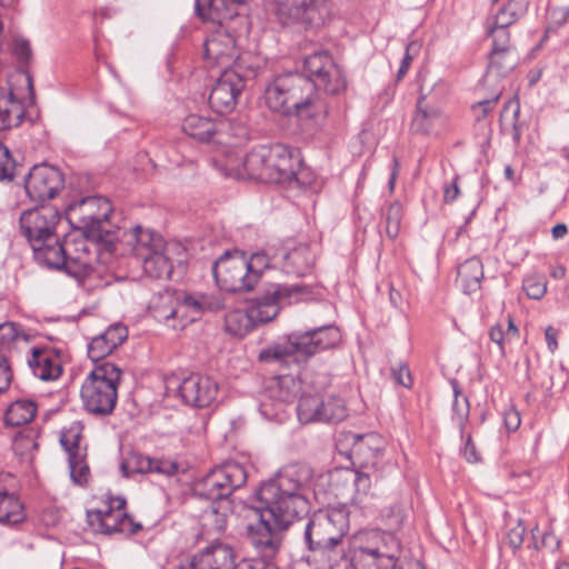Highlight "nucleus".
Segmentation results:
<instances>
[{
    "instance_id": "46",
    "label": "nucleus",
    "mask_w": 569,
    "mask_h": 569,
    "mask_svg": "<svg viewBox=\"0 0 569 569\" xmlns=\"http://www.w3.org/2000/svg\"><path fill=\"white\" fill-rule=\"evenodd\" d=\"M410 515V506L406 502H395L382 511V518L386 525L392 529H400L408 520Z\"/></svg>"
},
{
    "instance_id": "24",
    "label": "nucleus",
    "mask_w": 569,
    "mask_h": 569,
    "mask_svg": "<svg viewBox=\"0 0 569 569\" xmlns=\"http://www.w3.org/2000/svg\"><path fill=\"white\" fill-rule=\"evenodd\" d=\"M226 128L227 123L223 120L194 113L187 116L182 122V131L202 142L223 143V130Z\"/></svg>"
},
{
    "instance_id": "34",
    "label": "nucleus",
    "mask_w": 569,
    "mask_h": 569,
    "mask_svg": "<svg viewBox=\"0 0 569 569\" xmlns=\"http://www.w3.org/2000/svg\"><path fill=\"white\" fill-rule=\"evenodd\" d=\"M23 116L22 103L14 98L11 91L0 87V131L19 126Z\"/></svg>"
},
{
    "instance_id": "26",
    "label": "nucleus",
    "mask_w": 569,
    "mask_h": 569,
    "mask_svg": "<svg viewBox=\"0 0 569 569\" xmlns=\"http://www.w3.org/2000/svg\"><path fill=\"white\" fill-rule=\"evenodd\" d=\"M237 53L234 38L226 30L214 31L204 42L203 56L209 62L229 67Z\"/></svg>"
},
{
    "instance_id": "43",
    "label": "nucleus",
    "mask_w": 569,
    "mask_h": 569,
    "mask_svg": "<svg viewBox=\"0 0 569 569\" xmlns=\"http://www.w3.org/2000/svg\"><path fill=\"white\" fill-rule=\"evenodd\" d=\"M329 71L318 79H310L315 89H319L329 94H338L346 89V79L341 69L337 64H328Z\"/></svg>"
},
{
    "instance_id": "21",
    "label": "nucleus",
    "mask_w": 569,
    "mask_h": 569,
    "mask_svg": "<svg viewBox=\"0 0 569 569\" xmlns=\"http://www.w3.org/2000/svg\"><path fill=\"white\" fill-rule=\"evenodd\" d=\"M244 88L243 76L236 70H223L212 87L209 104L217 113L232 111Z\"/></svg>"
},
{
    "instance_id": "15",
    "label": "nucleus",
    "mask_w": 569,
    "mask_h": 569,
    "mask_svg": "<svg viewBox=\"0 0 569 569\" xmlns=\"http://www.w3.org/2000/svg\"><path fill=\"white\" fill-rule=\"evenodd\" d=\"M305 291L306 288L299 284H270L261 297L247 307L253 325L273 320L282 306L298 301Z\"/></svg>"
},
{
    "instance_id": "30",
    "label": "nucleus",
    "mask_w": 569,
    "mask_h": 569,
    "mask_svg": "<svg viewBox=\"0 0 569 569\" xmlns=\"http://www.w3.org/2000/svg\"><path fill=\"white\" fill-rule=\"evenodd\" d=\"M28 365L33 375L43 381L56 380L62 373L59 357L49 349L32 348Z\"/></svg>"
},
{
    "instance_id": "49",
    "label": "nucleus",
    "mask_w": 569,
    "mask_h": 569,
    "mask_svg": "<svg viewBox=\"0 0 569 569\" xmlns=\"http://www.w3.org/2000/svg\"><path fill=\"white\" fill-rule=\"evenodd\" d=\"M386 233L389 238H396L400 232L402 219V206L398 202H391L383 211Z\"/></svg>"
},
{
    "instance_id": "59",
    "label": "nucleus",
    "mask_w": 569,
    "mask_h": 569,
    "mask_svg": "<svg viewBox=\"0 0 569 569\" xmlns=\"http://www.w3.org/2000/svg\"><path fill=\"white\" fill-rule=\"evenodd\" d=\"M526 533V527L522 520H518L517 523L511 527L507 532V540L510 547L518 549L523 542Z\"/></svg>"
},
{
    "instance_id": "64",
    "label": "nucleus",
    "mask_w": 569,
    "mask_h": 569,
    "mask_svg": "<svg viewBox=\"0 0 569 569\" xmlns=\"http://www.w3.org/2000/svg\"><path fill=\"white\" fill-rule=\"evenodd\" d=\"M233 569H274V567L263 559H243Z\"/></svg>"
},
{
    "instance_id": "40",
    "label": "nucleus",
    "mask_w": 569,
    "mask_h": 569,
    "mask_svg": "<svg viewBox=\"0 0 569 569\" xmlns=\"http://www.w3.org/2000/svg\"><path fill=\"white\" fill-rule=\"evenodd\" d=\"M36 411L37 406L32 400H16L8 407L4 415V422L12 427L27 425L33 420Z\"/></svg>"
},
{
    "instance_id": "61",
    "label": "nucleus",
    "mask_w": 569,
    "mask_h": 569,
    "mask_svg": "<svg viewBox=\"0 0 569 569\" xmlns=\"http://www.w3.org/2000/svg\"><path fill=\"white\" fill-rule=\"evenodd\" d=\"M11 379L12 373L7 359L3 355L0 353V393L9 388Z\"/></svg>"
},
{
    "instance_id": "29",
    "label": "nucleus",
    "mask_w": 569,
    "mask_h": 569,
    "mask_svg": "<svg viewBox=\"0 0 569 569\" xmlns=\"http://www.w3.org/2000/svg\"><path fill=\"white\" fill-rule=\"evenodd\" d=\"M153 318L173 330H181L179 309L180 297L166 290L152 298L149 306Z\"/></svg>"
},
{
    "instance_id": "5",
    "label": "nucleus",
    "mask_w": 569,
    "mask_h": 569,
    "mask_svg": "<svg viewBox=\"0 0 569 569\" xmlns=\"http://www.w3.org/2000/svg\"><path fill=\"white\" fill-rule=\"evenodd\" d=\"M339 340V330L333 326H323L306 332H292L284 340L261 350L259 360L284 365L298 363L319 351L335 347Z\"/></svg>"
},
{
    "instance_id": "6",
    "label": "nucleus",
    "mask_w": 569,
    "mask_h": 569,
    "mask_svg": "<svg viewBox=\"0 0 569 569\" xmlns=\"http://www.w3.org/2000/svg\"><path fill=\"white\" fill-rule=\"evenodd\" d=\"M100 244L102 240L72 233L64 238L63 242L60 240L52 249L57 250L56 257L48 256L49 260L43 261V266L52 269H64L68 274L77 279L79 282L89 277L100 262L101 254Z\"/></svg>"
},
{
    "instance_id": "31",
    "label": "nucleus",
    "mask_w": 569,
    "mask_h": 569,
    "mask_svg": "<svg viewBox=\"0 0 569 569\" xmlns=\"http://www.w3.org/2000/svg\"><path fill=\"white\" fill-rule=\"evenodd\" d=\"M246 0H196V13L211 21L222 23L238 14V7Z\"/></svg>"
},
{
    "instance_id": "47",
    "label": "nucleus",
    "mask_w": 569,
    "mask_h": 569,
    "mask_svg": "<svg viewBox=\"0 0 569 569\" xmlns=\"http://www.w3.org/2000/svg\"><path fill=\"white\" fill-rule=\"evenodd\" d=\"M328 64H336L327 52H316L305 59L306 76L309 79H318L329 71Z\"/></svg>"
},
{
    "instance_id": "55",
    "label": "nucleus",
    "mask_w": 569,
    "mask_h": 569,
    "mask_svg": "<svg viewBox=\"0 0 569 569\" xmlns=\"http://www.w3.org/2000/svg\"><path fill=\"white\" fill-rule=\"evenodd\" d=\"M227 128L223 130V134L228 133L233 141L230 143L240 144L249 139V129L241 122L230 120L226 121Z\"/></svg>"
},
{
    "instance_id": "19",
    "label": "nucleus",
    "mask_w": 569,
    "mask_h": 569,
    "mask_svg": "<svg viewBox=\"0 0 569 569\" xmlns=\"http://www.w3.org/2000/svg\"><path fill=\"white\" fill-rule=\"evenodd\" d=\"M61 446L68 455L71 480L77 485H83L89 478L87 463V446L82 442V426L73 422L67 428L60 438Z\"/></svg>"
},
{
    "instance_id": "2",
    "label": "nucleus",
    "mask_w": 569,
    "mask_h": 569,
    "mask_svg": "<svg viewBox=\"0 0 569 569\" xmlns=\"http://www.w3.org/2000/svg\"><path fill=\"white\" fill-rule=\"evenodd\" d=\"M312 479L313 470L308 465H286L259 486L256 499L263 506H272V511L283 523L289 519H300L310 511Z\"/></svg>"
},
{
    "instance_id": "32",
    "label": "nucleus",
    "mask_w": 569,
    "mask_h": 569,
    "mask_svg": "<svg viewBox=\"0 0 569 569\" xmlns=\"http://www.w3.org/2000/svg\"><path fill=\"white\" fill-rule=\"evenodd\" d=\"M518 56L513 49H492L489 66L483 78L486 83L496 82L516 67Z\"/></svg>"
},
{
    "instance_id": "4",
    "label": "nucleus",
    "mask_w": 569,
    "mask_h": 569,
    "mask_svg": "<svg viewBox=\"0 0 569 569\" xmlns=\"http://www.w3.org/2000/svg\"><path fill=\"white\" fill-rule=\"evenodd\" d=\"M264 99L268 108L280 114L313 117L322 110L315 98V84L302 73H284L274 78L266 88Z\"/></svg>"
},
{
    "instance_id": "14",
    "label": "nucleus",
    "mask_w": 569,
    "mask_h": 569,
    "mask_svg": "<svg viewBox=\"0 0 569 569\" xmlns=\"http://www.w3.org/2000/svg\"><path fill=\"white\" fill-rule=\"evenodd\" d=\"M277 18L283 26L319 27L331 17L328 0H277Z\"/></svg>"
},
{
    "instance_id": "9",
    "label": "nucleus",
    "mask_w": 569,
    "mask_h": 569,
    "mask_svg": "<svg viewBox=\"0 0 569 569\" xmlns=\"http://www.w3.org/2000/svg\"><path fill=\"white\" fill-rule=\"evenodd\" d=\"M112 206L107 198L88 197L70 203L66 214L70 224L87 237L102 240L103 247L111 251L116 239L110 222Z\"/></svg>"
},
{
    "instance_id": "18",
    "label": "nucleus",
    "mask_w": 569,
    "mask_h": 569,
    "mask_svg": "<svg viewBox=\"0 0 569 569\" xmlns=\"http://www.w3.org/2000/svg\"><path fill=\"white\" fill-rule=\"evenodd\" d=\"M338 442L341 446L349 447L350 457L365 469H376L378 467L385 448L383 439L375 432L359 435L345 431L339 435Z\"/></svg>"
},
{
    "instance_id": "20",
    "label": "nucleus",
    "mask_w": 569,
    "mask_h": 569,
    "mask_svg": "<svg viewBox=\"0 0 569 569\" xmlns=\"http://www.w3.org/2000/svg\"><path fill=\"white\" fill-rule=\"evenodd\" d=\"M63 186L64 178L58 168L38 164L30 170L24 187L30 199L44 201L53 199Z\"/></svg>"
},
{
    "instance_id": "1",
    "label": "nucleus",
    "mask_w": 569,
    "mask_h": 569,
    "mask_svg": "<svg viewBox=\"0 0 569 569\" xmlns=\"http://www.w3.org/2000/svg\"><path fill=\"white\" fill-rule=\"evenodd\" d=\"M401 553L399 539L390 531L369 530L355 539L353 557L347 555L345 540L312 551L317 569H395Z\"/></svg>"
},
{
    "instance_id": "28",
    "label": "nucleus",
    "mask_w": 569,
    "mask_h": 569,
    "mask_svg": "<svg viewBox=\"0 0 569 569\" xmlns=\"http://www.w3.org/2000/svg\"><path fill=\"white\" fill-rule=\"evenodd\" d=\"M128 337L127 327L114 323L94 338L88 345V356L93 362H98L112 353Z\"/></svg>"
},
{
    "instance_id": "35",
    "label": "nucleus",
    "mask_w": 569,
    "mask_h": 569,
    "mask_svg": "<svg viewBox=\"0 0 569 569\" xmlns=\"http://www.w3.org/2000/svg\"><path fill=\"white\" fill-rule=\"evenodd\" d=\"M483 279V266L480 259L473 257L462 262L457 270V283L465 293H472L480 289Z\"/></svg>"
},
{
    "instance_id": "44",
    "label": "nucleus",
    "mask_w": 569,
    "mask_h": 569,
    "mask_svg": "<svg viewBox=\"0 0 569 569\" xmlns=\"http://www.w3.org/2000/svg\"><path fill=\"white\" fill-rule=\"evenodd\" d=\"M342 477L345 482L351 483L353 487L351 501L355 505L361 506L368 497L371 488L369 473L363 471H346Z\"/></svg>"
},
{
    "instance_id": "50",
    "label": "nucleus",
    "mask_w": 569,
    "mask_h": 569,
    "mask_svg": "<svg viewBox=\"0 0 569 569\" xmlns=\"http://www.w3.org/2000/svg\"><path fill=\"white\" fill-rule=\"evenodd\" d=\"M523 290L531 299H541L547 291V281L542 274L528 276L523 280Z\"/></svg>"
},
{
    "instance_id": "7",
    "label": "nucleus",
    "mask_w": 569,
    "mask_h": 569,
    "mask_svg": "<svg viewBox=\"0 0 569 569\" xmlns=\"http://www.w3.org/2000/svg\"><path fill=\"white\" fill-rule=\"evenodd\" d=\"M61 220L58 209L51 204H41L23 210L19 218L21 234L30 243L34 259L39 263L49 260L48 256L56 257L58 249H52L59 241L57 227Z\"/></svg>"
},
{
    "instance_id": "39",
    "label": "nucleus",
    "mask_w": 569,
    "mask_h": 569,
    "mask_svg": "<svg viewBox=\"0 0 569 569\" xmlns=\"http://www.w3.org/2000/svg\"><path fill=\"white\" fill-rule=\"evenodd\" d=\"M169 246L166 249L157 250L150 257L141 261L144 272L157 279L169 278L172 273V262L169 257Z\"/></svg>"
},
{
    "instance_id": "22",
    "label": "nucleus",
    "mask_w": 569,
    "mask_h": 569,
    "mask_svg": "<svg viewBox=\"0 0 569 569\" xmlns=\"http://www.w3.org/2000/svg\"><path fill=\"white\" fill-rule=\"evenodd\" d=\"M182 400L193 407H207L217 397L218 383L209 376L192 373L179 385Z\"/></svg>"
},
{
    "instance_id": "52",
    "label": "nucleus",
    "mask_w": 569,
    "mask_h": 569,
    "mask_svg": "<svg viewBox=\"0 0 569 569\" xmlns=\"http://www.w3.org/2000/svg\"><path fill=\"white\" fill-rule=\"evenodd\" d=\"M501 93L502 88L496 87L492 91V94L489 98L482 99L472 106V110L477 121L482 120L491 110H493V108L496 107L497 102L500 99Z\"/></svg>"
},
{
    "instance_id": "3",
    "label": "nucleus",
    "mask_w": 569,
    "mask_h": 569,
    "mask_svg": "<svg viewBox=\"0 0 569 569\" xmlns=\"http://www.w3.org/2000/svg\"><path fill=\"white\" fill-rule=\"evenodd\" d=\"M227 173L236 179H256L266 183H281L296 177L292 157L282 144L259 146L244 157H230Z\"/></svg>"
},
{
    "instance_id": "8",
    "label": "nucleus",
    "mask_w": 569,
    "mask_h": 569,
    "mask_svg": "<svg viewBox=\"0 0 569 569\" xmlns=\"http://www.w3.org/2000/svg\"><path fill=\"white\" fill-rule=\"evenodd\" d=\"M122 370L112 362L97 363L82 382L80 397L84 409L96 416L110 415L118 400Z\"/></svg>"
},
{
    "instance_id": "62",
    "label": "nucleus",
    "mask_w": 569,
    "mask_h": 569,
    "mask_svg": "<svg viewBox=\"0 0 569 569\" xmlns=\"http://www.w3.org/2000/svg\"><path fill=\"white\" fill-rule=\"evenodd\" d=\"M392 377L395 381L406 388H410L412 385V379L410 371L407 366H399V368L392 369Z\"/></svg>"
},
{
    "instance_id": "16",
    "label": "nucleus",
    "mask_w": 569,
    "mask_h": 569,
    "mask_svg": "<svg viewBox=\"0 0 569 569\" xmlns=\"http://www.w3.org/2000/svg\"><path fill=\"white\" fill-rule=\"evenodd\" d=\"M124 506L126 500L117 498L111 501L110 506L103 509L88 510L87 521L89 527L93 532L103 535L114 532L127 535L137 533L142 527L129 517Z\"/></svg>"
},
{
    "instance_id": "58",
    "label": "nucleus",
    "mask_w": 569,
    "mask_h": 569,
    "mask_svg": "<svg viewBox=\"0 0 569 569\" xmlns=\"http://www.w3.org/2000/svg\"><path fill=\"white\" fill-rule=\"evenodd\" d=\"M453 391H455V401H453V418L457 420V422L459 423V426L461 428H463L466 421L468 420V417H469V402H468V399L467 398H463V401H462V405L459 403V400H458V396H459V390H458V387L455 385L453 386Z\"/></svg>"
},
{
    "instance_id": "13",
    "label": "nucleus",
    "mask_w": 569,
    "mask_h": 569,
    "mask_svg": "<svg viewBox=\"0 0 569 569\" xmlns=\"http://www.w3.org/2000/svg\"><path fill=\"white\" fill-rule=\"evenodd\" d=\"M217 284L230 292L251 290L258 282V273L252 270L244 254L226 252L212 267Z\"/></svg>"
},
{
    "instance_id": "38",
    "label": "nucleus",
    "mask_w": 569,
    "mask_h": 569,
    "mask_svg": "<svg viewBox=\"0 0 569 569\" xmlns=\"http://www.w3.org/2000/svg\"><path fill=\"white\" fill-rule=\"evenodd\" d=\"M24 510L19 498L7 490L4 483L0 481V522L19 523L24 519Z\"/></svg>"
},
{
    "instance_id": "48",
    "label": "nucleus",
    "mask_w": 569,
    "mask_h": 569,
    "mask_svg": "<svg viewBox=\"0 0 569 569\" xmlns=\"http://www.w3.org/2000/svg\"><path fill=\"white\" fill-rule=\"evenodd\" d=\"M321 417L319 421L322 422H338L346 418L347 409L345 401L338 397H327L323 398V406L320 409Z\"/></svg>"
},
{
    "instance_id": "10",
    "label": "nucleus",
    "mask_w": 569,
    "mask_h": 569,
    "mask_svg": "<svg viewBox=\"0 0 569 569\" xmlns=\"http://www.w3.org/2000/svg\"><path fill=\"white\" fill-rule=\"evenodd\" d=\"M348 517L343 510L332 509L316 512L305 529V543L310 552L345 540L348 532Z\"/></svg>"
},
{
    "instance_id": "25",
    "label": "nucleus",
    "mask_w": 569,
    "mask_h": 569,
    "mask_svg": "<svg viewBox=\"0 0 569 569\" xmlns=\"http://www.w3.org/2000/svg\"><path fill=\"white\" fill-rule=\"evenodd\" d=\"M222 308L219 297L206 293L184 295L180 298L179 319L181 329L198 320L207 311H218Z\"/></svg>"
},
{
    "instance_id": "45",
    "label": "nucleus",
    "mask_w": 569,
    "mask_h": 569,
    "mask_svg": "<svg viewBox=\"0 0 569 569\" xmlns=\"http://www.w3.org/2000/svg\"><path fill=\"white\" fill-rule=\"evenodd\" d=\"M528 9V2L526 0H510L500 11L497 13L495 22L499 27H509L522 17Z\"/></svg>"
},
{
    "instance_id": "37",
    "label": "nucleus",
    "mask_w": 569,
    "mask_h": 569,
    "mask_svg": "<svg viewBox=\"0 0 569 569\" xmlns=\"http://www.w3.org/2000/svg\"><path fill=\"white\" fill-rule=\"evenodd\" d=\"M422 101L423 99L418 101L411 128L417 132L431 133L445 126L446 118L438 109L423 106Z\"/></svg>"
},
{
    "instance_id": "33",
    "label": "nucleus",
    "mask_w": 569,
    "mask_h": 569,
    "mask_svg": "<svg viewBox=\"0 0 569 569\" xmlns=\"http://www.w3.org/2000/svg\"><path fill=\"white\" fill-rule=\"evenodd\" d=\"M231 512L230 501L211 502L210 507L201 515L203 533H222Z\"/></svg>"
},
{
    "instance_id": "54",
    "label": "nucleus",
    "mask_w": 569,
    "mask_h": 569,
    "mask_svg": "<svg viewBox=\"0 0 569 569\" xmlns=\"http://www.w3.org/2000/svg\"><path fill=\"white\" fill-rule=\"evenodd\" d=\"M37 442L31 432H20L13 438L12 448L21 457L29 455L37 448Z\"/></svg>"
},
{
    "instance_id": "42",
    "label": "nucleus",
    "mask_w": 569,
    "mask_h": 569,
    "mask_svg": "<svg viewBox=\"0 0 569 569\" xmlns=\"http://www.w3.org/2000/svg\"><path fill=\"white\" fill-rule=\"evenodd\" d=\"M254 327L248 308L233 309L224 316V328L232 336L243 337Z\"/></svg>"
},
{
    "instance_id": "27",
    "label": "nucleus",
    "mask_w": 569,
    "mask_h": 569,
    "mask_svg": "<svg viewBox=\"0 0 569 569\" xmlns=\"http://www.w3.org/2000/svg\"><path fill=\"white\" fill-rule=\"evenodd\" d=\"M126 242L131 246L133 256L142 261L157 250L166 249V242L163 238L150 230L144 229L141 226L133 227L130 231L124 232Z\"/></svg>"
},
{
    "instance_id": "63",
    "label": "nucleus",
    "mask_w": 569,
    "mask_h": 569,
    "mask_svg": "<svg viewBox=\"0 0 569 569\" xmlns=\"http://www.w3.org/2000/svg\"><path fill=\"white\" fill-rule=\"evenodd\" d=\"M503 422L509 431H516L521 423L519 411L512 407L505 410Z\"/></svg>"
},
{
    "instance_id": "41",
    "label": "nucleus",
    "mask_w": 569,
    "mask_h": 569,
    "mask_svg": "<svg viewBox=\"0 0 569 569\" xmlns=\"http://www.w3.org/2000/svg\"><path fill=\"white\" fill-rule=\"evenodd\" d=\"M323 396L320 393L305 392L298 402L297 413L302 423H310L320 420Z\"/></svg>"
},
{
    "instance_id": "53",
    "label": "nucleus",
    "mask_w": 569,
    "mask_h": 569,
    "mask_svg": "<svg viewBox=\"0 0 569 569\" xmlns=\"http://www.w3.org/2000/svg\"><path fill=\"white\" fill-rule=\"evenodd\" d=\"M26 339V335L22 333L16 323L3 322L0 323V349H8L18 339Z\"/></svg>"
},
{
    "instance_id": "11",
    "label": "nucleus",
    "mask_w": 569,
    "mask_h": 569,
    "mask_svg": "<svg viewBox=\"0 0 569 569\" xmlns=\"http://www.w3.org/2000/svg\"><path fill=\"white\" fill-rule=\"evenodd\" d=\"M247 481V471L238 462H227L212 469L193 488L196 496L211 502L229 501L227 498Z\"/></svg>"
},
{
    "instance_id": "17",
    "label": "nucleus",
    "mask_w": 569,
    "mask_h": 569,
    "mask_svg": "<svg viewBox=\"0 0 569 569\" xmlns=\"http://www.w3.org/2000/svg\"><path fill=\"white\" fill-rule=\"evenodd\" d=\"M301 390L300 380L292 376H279L268 380L260 396L259 410L267 419L278 418L288 403L292 402Z\"/></svg>"
},
{
    "instance_id": "12",
    "label": "nucleus",
    "mask_w": 569,
    "mask_h": 569,
    "mask_svg": "<svg viewBox=\"0 0 569 569\" xmlns=\"http://www.w3.org/2000/svg\"><path fill=\"white\" fill-rule=\"evenodd\" d=\"M253 509L259 520L248 526L249 540L263 558H272L281 543L280 532L297 519H289L287 523L281 522L278 513L272 511V506L259 503Z\"/></svg>"
},
{
    "instance_id": "23",
    "label": "nucleus",
    "mask_w": 569,
    "mask_h": 569,
    "mask_svg": "<svg viewBox=\"0 0 569 569\" xmlns=\"http://www.w3.org/2000/svg\"><path fill=\"white\" fill-rule=\"evenodd\" d=\"M233 549L218 538L194 553L189 562V569H229L233 562Z\"/></svg>"
},
{
    "instance_id": "56",
    "label": "nucleus",
    "mask_w": 569,
    "mask_h": 569,
    "mask_svg": "<svg viewBox=\"0 0 569 569\" xmlns=\"http://www.w3.org/2000/svg\"><path fill=\"white\" fill-rule=\"evenodd\" d=\"M507 28L508 27H499V24L495 22V24L489 29V33L493 38L492 49H512L509 46L510 34Z\"/></svg>"
},
{
    "instance_id": "60",
    "label": "nucleus",
    "mask_w": 569,
    "mask_h": 569,
    "mask_svg": "<svg viewBox=\"0 0 569 569\" xmlns=\"http://www.w3.org/2000/svg\"><path fill=\"white\" fill-rule=\"evenodd\" d=\"M12 170L13 167L9 149L0 143V180L11 179Z\"/></svg>"
},
{
    "instance_id": "57",
    "label": "nucleus",
    "mask_w": 569,
    "mask_h": 569,
    "mask_svg": "<svg viewBox=\"0 0 569 569\" xmlns=\"http://www.w3.org/2000/svg\"><path fill=\"white\" fill-rule=\"evenodd\" d=\"M154 472L171 477L183 470L182 466L173 459H156L154 460Z\"/></svg>"
},
{
    "instance_id": "36",
    "label": "nucleus",
    "mask_w": 569,
    "mask_h": 569,
    "mask_svg": "<svg viewBox=\"0 0 569 569\" xmlns=\"http://www.w3.org/2000/svg\"><path fill=\"white\" fill-rule=\"evenodd\" d=\"M315 263V254L307 244H299L283 254V269L296 276L306 274Z\"/></svg>"
},
{
    "instance_id": "51",
    "label": "nucleus",
    "mask_w": 569,
    "mask_h": 569,
    "mask_svg": "<svg viewBox=\"0 0 569 569\" xmlns=\"http://www.w3.org/2000/svg\"><path fill=\"white\" fill-rule=\"evenodd\" d=\"M251 56L250 53H236V57L233 59L232 68H226L224 70H236L239 74L243 76V80L247 77H254L257 73V70L259 69V64H254L250 62Z\"/></svg>"
}]
</instances>
